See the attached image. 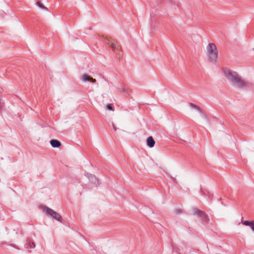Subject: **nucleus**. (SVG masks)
Here are the masks:
<instances>
[{"instance_id":"1","label":"nucleus","mask_w":254,"mask_h":254,"mask_svg":"<svg viewBox=\"0 0 254 254\" xmlns=\"http://www.w3.org/2000/svg\"><path fill=\"white\" fill-rule=\"evenodd\" d=\"M223 72L225 78L233 86L244 89L249 86V82L245 80L237 72L228 68H224Z\"/></svg>"},{"instance_id":"2","label":"nucleus","mask_w":254,"mask_h":254,"mask_svg":"<svg viewBox=\"0 0 254 254\" xmlns=\"http://www.w3.org/2000/svg\"><path fill=\"white\" fill-rule=\"evenodd\" d=\"M208 61L214 63L217 61L218 51L216 45L214 43H209L206 48Z\"/></svg>"},{"instance_id":"3","label":"nucleus","mask_w":254,"mask_h":254,"mask_svg":"<svg viewBox=\"0 0 254 254\" xmlns=\"http://www.w3.org/2000/svg\"><path fill=\"white\" fill-rule=\"evenodd\" d=\"M104 42L108 44V45L112 48V50L114 51L117 55H120V46L118 45L117 42L113 39L107 38H104Z\"/></svg>"},{"instance_id":"4","label":"nucleus","mask_w":254,"mask_h":254,"mask_svg":"<svg viewBox=\"0 0 254 254\" xmlns=\"http://www.w3.org/2000/svg\"><path fill=\"white\" fill-rule=\"evenodd\" d=\"M45 210L47 215L51 216L53 218L60 222L62 221V217L59 213L47 207H45Z\"/></svg>"},{"instance_id":"5","label":"nucleus","mask_w":254,"mask_h":254,"mask_svg":"<svg viewBox=\"0 0 254 254\" xmlns=\"http://www.w3.org/2000/svg\"><path fill=\"white\" fill-rule=\"evenodd\" d=\"M194 213L198 217H200L203 221L207 222L209 221L208 215L204 211H202L196 208H193Z\"/></svg>"},{"instance_id":"6","label":"nucleus","mask_w":254,"mask_h":254,"mask_svg":"<svg viewBox=\"0 0 254 254\" xmlns=\"http://www.w3.org/2000/svg\"><path fill=\"white\" fill-rule=\"evenodd\" d=\"M85 175L87 177L89 181L94 184H98V179L93 175L89 173H85Z\"/></svg>"},{"instance_id":"7","label":"nucleus","mask_w":254,"mask_h":254,"mask_svg":"<svg viewBox=\"0 0 254 254\" xmlns=\"http://www.w3.org/2000/svg\"><path fill=\"white\" fill-rule=\"evenodd\" d=\"M155 143V141L152 136H149L147 139V145L150 148L153 147Z\"/></svg>"},{"instance_id":"8","label":"nucleus","mask_w":254,"mask_h":254,"mask_svg":"<svg viewBox=\"0 0 254 254\" xmlns=\"http://www.w3.org/2000/svg\"><path fill=\"white\" fill-rule=\"evenodd\" d=\"M50 143L51 144V145L52 146V147H59L61 145V142L57 140H56V139H52L50 141Z\"/></svg>"},{"instance_id":"9","label":"nucleus","mask_w":254,"mask_h":254,"mask_svg":"<svg viewBox=\"0 0 254 254\" xmlns=\"http://www.w3.org/2000/svg\"><path fill=\"white\" fill-rule=\"evenodd\" d=\"M26 249L27 250H28L29 252H31L32 249L35 248V244L34 242H29L26 244Z\"/></svg>"},{"instance_id":"10","label":"nucleus","mask_w":254,"mask_h":254,"mask_svg":"<svg viewBox=\"0 0 254 254\" xmlns=\"http://www.w3.org/2000/svg\"><path fill=\"white\" fill-rule=\"evenodd\" d=\"M90 77H91L88 75L87 74H83L82 75L81 80H82L84 82L88 81H89Z\"/></svg>"},{"instance_id":"11","label":"nucleus","mask_w":254,"mask_h":254,"mask_svg":"<svg viewBox=\"0 0 254 254\" xmlns=\"http://www.w3.org/2000/svg\"><path fill=\"white\" fill-rule=\"evenodd\" d=\"M106 109L108 110L114 111V107L113 104H110L106 106Z\"/></svg>"},{"instance_id":"12","label":"nucleus","mask_w":254,"mask_h":254,"mask_svg":"<svg viewBox=\"0 0 254 254\" xmlns=\"http://www.w3.org/2000/svg\"><path fill=\"white\" fill-rule=\"evenodd\" d=\"M190 106L192 108H194V109H197L200 113H202V111L201 110L200 108L198 106H196V105H194L193 104H190Z\"/></svg>"},{"instance_id":"13","label":"nucleus","mask_w":254,"mask_h":254,"mask_svg":"<svg viewBox=\"0 0 254 254\" xmlns=\"http://www.w3.org/2000/svg\"><path fill=\"white\" fill-rule=\"evenodd\" d=\"M252 223V221H249L246 220V221H244V222H243V224L244 225H246V226H249L251 227Z\"/></svg>"},{"instance_id":"14","label":"nucleus","mask_w":254,"mask_h":254,"mask_svg":"<svg viewBox=\"0 0 254 254\" xmlns=\"http://www.w3.org/2000/svg\"><path fill=\"white\" fill-rule=\"evenodd\" d=\"M36 4L37 6H38L42 9H47V8L45 7L44 5H43L42 3H41L40 2H37Z\"/></svg>"},{"instance_id":"15","label":"nucleus","mask_w":254,"mask_h":254,"mask_svg":"<svg viewBox=\"0 0 254 254\" xmlns=\"http://www.w3.org/2000/svg\"><path fill=\"white\" fill-rule=\"evenodd\" d=\"M183 212V210L181 209H178L175 210V213L176 214L182 213Z\"/></svg>"},{"instance_id":"16","label":"nucleus","mask_w":254,"mask_h":254,"mask_svg":"<svg viewBox=\"0 0 254 254\" xmlns=\"http://www.w3.org/2000/svg\"><path fill=\"white\" fill-rule=\"evenodd\" d=\"M250 227L252 230L254 231V221H252V223Z\"/></svg>"},{"instance_id":"17","label":"nucleus","mask_w":254,"mask_h":254,"mask_svg":"<svg viewBox=\"0 0 254 254\" xmlns=\"http://www.w3.org/2000/svg\"><path fill=\"white\" fill-rule=\"evenodd\" d=\"M89 81H91L92 83H95L96 81L95 79H94V78H93L91 77H90V79Z\"/></svg>"},{"instance_id":"18","label":"nucleus","mask_w":254,"mask_h":254,"mask_svg":"<svg viewBox=\"0 0 254 254\" xmlns=\"http://www.w3.org/2000/svg\"><path fill=\"white\" fill-rule=\"evenodd\" d=\"M112 127H113V128H114V130L115 131H116L117 130V127L115 126L114 124V123H112Z\"/></svg>"},{"instance_id":"19","label":"nucleus","mask_w":254,"mask_h":254,"mask_svg":"<svg viewBox=\"0 0 254 254\" xmlns=\"http://www.w3.org/2000/svg\"><path fill=\"white\" fill-rule=\"evenodd\" d=\"M122 91L123 92H125V89H124V88H123L122 89Z\"/></svg>"},{"instance_id":"20","label":"nucleus","mask_w":254,"mask_h":254,"mask_svg":"<svg viewBox=\"0 0 254 254\" xmlns=\"http://www.w3.org/2000/svg\"><path fill=\"white\" fill-rule=\"evenodd\" d=\"M253 50L254 51V48H253Z\"/></svg>"}]
</instances>
